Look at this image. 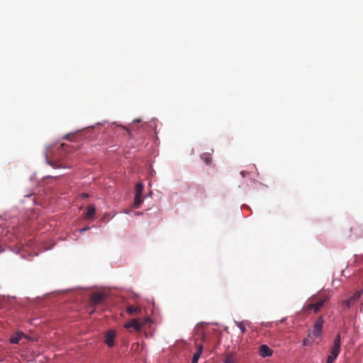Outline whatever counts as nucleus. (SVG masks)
<instances>
[{
    "instance_id": "obj_13",
    "label": "nucleus",
    "mask_w": 363,
    "mask_h": 363,
    "mask_svg": "<svg viewBox=\"0 0 363 363\" xmlns=\"http://www.w3.org/2000/svg\"><path fill=\"white\" fill-rule=\"evenodd\" d=\"M315 340V339H314V337L311 333H308V337L303 340V345H311Z\"/></svg>"
},
{
    "instance_id": "obj_1",
    "label": "nucleus",
    "mask_w": 363,
    "mask_h": 363,
    "mask_svg": "<svg viewBox=\"0 0 363 363\" xmlns=\"http://www.w3.org/2000/svg\"><path fill=\"white\" fill-rule=\"evenodd\" d=\"M341 350V337L337 334L334 340L333 345L330 349V354L328 356L326 363H333L338 357Z\"/></svg>"
},
{
    "instance_id": "obj_10",
    "label": "nucleus",
    "mask_w": 363,
    "mask_h": 363,
    "mask_svg": "<svg viewBox=\"0 0 363 363\" xmlns=\"http://www.w3.org/2000/svg\"><path fill=\"white\" fill-rule=\"evenodd\" d=\"M96 213V208L94 205H89L87 211L84 215L85 219H91L94 217Z\"/></svg>"
},
{
    "instance_id": "obj_17",
    "label": "nucleus",
    "mask_w": 363,
    "mask_h": 363,
    "mask_svg": "<svg viewBox=\"0 0 363 363\" xmlns=\"http://www.w3.org/2000/svg\"><path fill=\"white\" fill-rule=\"evenodd\" d=\"M224 363H235V361L232 355H228L224 360Z\"/></svg>"
},
{
    "instance_id": "obj_8",
    "label": "nucleus",
    "mask_w": 363,
    "mask_h": 363,
    "mask_svg": "<svg viewBox=\"0 0 363 363\" xmlns=\"http://www.w3.org/2000/svg\"><path fill=\"white\" fill-rule=\"evenodd\" d=\"M259 355L262 357H270L273 350L267 345H261L259 347Z\"/></svg>"
},
{
    "instance_id": "obj_7",
    "label": "nucleus",
    "mask_w": 363,
    "mask_h": 363,
    "mask_svg": "<svg viewBox=\"0 0 363 363\" xmlns=\"http://www.w3.org/2000/svg\"><path fill=\"white\" fill-rule=\"evenodd\" d=\"M106 296L104 293H94L91 296V302L94 306L99 305L105 299Z\"/></svg>"
},
{
    "instance_id": "obj_4",
    "label": "nucleus",
    "mask_w": 363,
    "mask_h": 363,
    "mask_svg": "<svg viewBox=\"0 0 363 363\" xmlns=\"http://www.w3.org/2000/svg\"><path fill=\"white\" fill-rule=\"evenodd\" d=\"M362 294H363V290L357 291L348 299L342 301V305L345 306L348 309L350 308L359 299Z\"/></svg>"
},
{
    "instance_id": "obj_18",
    "label": "nucleus",
    "mask_w": 363,
    "mask_h": 363,
    "mask_svg": "<svg viewBox=\"0 0 363 363\" xmlns=\"http://www.w3.org/2000/svg\"><path fill=\"white\" fill-rule=\"evenodd\" d=\"M88 229H89L88 227L84 228H82V229L79 230V232L80 233H83V232H85L86 230H87Z\"/></svg>"
},
{
    "instance_id": "obj_3",
    "label": "nucleus",
    "mask_w": 363,
    "mask_h": 363,
    "mask_svg": "<svg viewBox=\"0 0 363 363\" xmlns=\"http://www.w3.org/2000/svg\"><path fill=\"white\" fill-rule=\"evenodd\" d=\"M150 321V318H145L143 323H140L138 319H133L130 322L124 325V328L127 329L133 328L135 331H140L142 326Z\"/></svg>"
},
{
    "instance_id": "obj_19",
    "label": "nucleus",
    "mask_w": 363,
    "mask_h": 363,
    "mask_svg": "<svg viewBox=\"0 0 363 363\" xmlns=\"http://www.w3.org/2000/svg\"><path fill=\"white\" fill-rule=\"evenodd\" d=\"M240 174H242V177H245V172L242 171Z\"/></svg>"
},
{
    "instance_id": "obj_16",
    "label": "nucleus",
    "mask_w": 363,
    "mask_h": 363,
    "mask_svg": "<svg viewBox=\"0 0 363 363\" xmlns=\"http://www.w3.org/2000/svg\"><path fill=\"white\" fill-rule=\"evenodd\" d=\"M237 326L241 330L242 333H245L246 332L245 326L243 322H238L237 323Z\"/></svg>"
},
{
    "instance_id": "obj_9",
    "label": "nucleus",
    "mask_w": 363,
    "mask_h": 363,
    "mask_svg": "<svg viewBox=\"0 0 363 363\" xmlns=\"http://www.w3.org/2000/svg\"><path fill=\"white\" fill-rule=\"evenodd\" d=\"M116 334L113 330H108L105 335V342L109 347H113L114 345V338Z\"/></svg>"
},
{
    "instance_id": "obj_5",
    "label": "nucleus",
    "mask_w": 363,
    "mask_h": 363,
    "mask_svg": "<svg viewBox=\"0 0 363 363\" xmlns=\"http://www.w3.org/2000/svg\"><path fill=\"white\" fill-rule=\"evenodd\" d=\"M323 323L324 320L322 316H320L316 319L313 325V330L311 333L314 337V339H316L321 335Z\"/></svg>"
},
{
    "instance_id": "obj_20",
    "label": "nucleus",
    "mask_w": 363,
    "mask_h": 363,
    "mask_svg": "<svg viewBox=\"0 0 363 363\" xmlns=\"http://www.w3.org/2000/svg\"><path fill=\"white\" fill-rule=\"evenodd\" d=\"M135 121L139 123L140 121V119H137Z\"/></svg>"
},
{
    "instance_id": "obj_2",
    "label": "nucleus",
    "mask_w": 363,
    "mask_h": 363,
    "mask_svg": "<svg viewBox=\"0 0 363 363\" xmlns=\"http://www.w3.org/2000/svg\"><path fill=\"white\" fill-rule=\"evenodd\" d=\"M315 298V296L311 298V303L307 305L306 310H313L315 313H317L321 309L325 303L329 300V296L328 295H324L319 297L316 301Z\"/></svg>"
},
{
    "instance_id": "obj_21",
    "label": "nucleus",
    "mask_w": 363,
    "mask_h": 363,
    "mask_svg": "<svg viewBox=\"0 0 363 363\" xmlns=\"http://www.w3.org/2000/svg\"><path fill=\"white\" fill-rule=\"evenodd\" d=\"M135 214L136 215H140V214H142V213L137 212V213H135Z\"/></svg>"
},
{
    "instance_id": "obj_12",
    "label": "nucleus",
    "mask_w": 363,
    "mask_h": 363,
    "mask_svg": "<svg viewBox=\"0 0 363 363\" xmlns=\"http://www.w3.org/2000/svg\"><path fill=\"white\" fill-rule=\"evenodd\" d=\"M202 349H203V347L201 345H198L197 350L193 356L191 363H198V359H199L200 354L202 352Z\"/></svg>"
},
{
    "instance_id": "obj_6",
    "label": "nucleus",
    "mask_w": 363,
    "mask_h": 363,
    "mask_svg": "<svg viewBox=\"0 0 363 363\" xmlns=\"http://www.w3.org/2000/svg\"><path fill=\"white\" fill-rule=\"evenodd\" d=\"M143 190V186L142 184H138L135 186V201L134 206L136 208H138L141 203L143 202L142 199V193Z\"/></svg>"
},
{
    "instance_id": "obj_11",
    "label": "nucleus",
    "mask_w": 363,
    "mask_h": 363,
    "mask_svg": "<svg viewBox=\"0 0 363 363\" xmlns=\"http://www.w3.org/2000/svg\"><path fill=\"white\" fill-rule=\"evenodd\" d=\"M126 311L129 315H138V314L140 313L142 310L140 308L130 306L127 307Z\"/></svg>"
},
{
    "instance_id": "obj_14",
    "label": "nucleus",
    "mask_w": 363,
    "mask_h": 363,
    "mask_svg": "<svg viewBox=\"0 0 363 363\" xmlns=\"http://www.w3.org/2000/svg\"><path fill=\"white\" fill-rule=\"evenodd\" d=\"M201 160L208 165L211 164L212 157L209 153L205 152L201 155Z\"/></svg>"
},
{
    "instance_id": "obj_15",
    "label": "nucleus",
    "mask_w": 363,
    "mask_h": 363,
    "mask_svg": "<svg viewBox=\"0 0 363 363\" xmlns=\"http://www.w3.org/2000/svg\"><path fill=\"white\" fill-rule=\"evenodd\" d=\"M23 336L22 333H17L15 336H13L10 341L12 344H18Z\"/></svg>"
}]
</instances>
